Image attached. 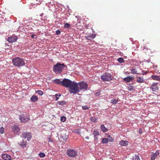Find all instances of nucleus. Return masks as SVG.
<instances>
[{"mask_svg": "<svg viewBox=\"0 0 160 160\" xmlns=\"http://www.w3.org/2000/svg\"><path fill=\"white\" fill-rule=\"evenodd\" d=\"M19 118L21 122H26L28 121L29 119V116L26 114L19 115Z\"/></svg>", "mask_w": 160, "mask_h": 160, "instance_id": "nucleus-7", "label": "nucleus"}, {"mask_svg": "<svg viewBox=\"0 0 160 160\" xmlns=\"http://www.w3.org/2000/svg\"><path fill=\"white\" fill-rule=\"evenodd\" d=\"M12 62L15 66L18 67L24 66L25 64L24 60L18 57L13 58L12 60Z\"/></svg>", "mask_w": 160, "mask_h": 160, "instance_id": "nucleus-2", "label": "nucleus"}, {"mask_svg": "<svg viewBox=\"0 0 160 160\" xmlns=\"http://www.w3.org/2000/svg\"><path fill=\"white\" fill-rule=\"evenodd\" d=\"M82 108L83 110L88 109L89 108L87 106H82Z\"/></svg>", "mask_w": 160, "mask_h": 160, "instance_id": "nucleus-41", "label": "nucleus"}, {"mask_svg": "<svg viewBox=\"0 0 160 160\" xmlns=\"http://www.w3.org/2000/svg\"><path fill=\"white\" fill-rule=\"evenodd\" d=\"M118 61L120 63H122L124 62V60L122 58H120L118 59Z\"/></svg>", "mask_w": 160, "mask_h": 160, "instance_id": "nucleus-33", "label": "nucleus"}, {"mask_svg": "<svg viewBox=\"0 0 160 160\" xmlns=\"http://www.w3.org/2000/svg\"><path fill=\"white\" fill-rule=\"evenodd\" d=\"M30 99L33 102H35L38 100V98L36 96L33 95L32 96Z\"/></svg>", "mask_w": 160, "mask_h": 160, "instance_id": "nucleus-22", "label": "nucleus"}, {"mask_svg": "<svg viewBox=\"0 0 160 160\" xmlns=\"http://www.w3.org/2000/svg\"><path fill=\"white\" fill-rule=\"evenodd\" d=\"M121 146H126L128 145V142L127 141L121 140L119 142Z\"/></svg>", "mask_w": 160, "mask_h": 160, "instance_id": "nucleus-19", "label": "nucleus"}, {"mask_svg": "<svg viewBox=\"0 0 160 160\" xmlns=\"http://www.w3.org/2000/svg\"><path fill=\"white\" fill-rule=\"evenodd\" d=\"M73 81L68 79H64L62 81V86L66 88H69Z\"/></svg>", "mask_w": 160, "mask_h": 160, "instance_id": "nucleus-5", "label": "nucleus"}, {"mask_svg": "<svg viewBox=\"0 0 160 160\" xmlns=\"http://www.w3.org/2000/svg\"><path fill=\"white\" fill-rule=\"evenodd\" d=\"M70 26L69 24L68 23H65L64 26V28H69Z\"/></svg>", "mask_w": 160, "mask_h": 160, "instance_id": "nucleus-35", "label": "nucleus"}, {"mask_svg": "<svg viewBox=\"0 0 160 160\" xmlns=\"http://www.w3.org/2000/svg\"><path fill=\"white\" fill-rule=\"evenodd\" d=\"M23 137L25 138H27V140L29 141L32 138V134L31 132H28L26 131L22 133Z\"/></svg>", "mask_w": 160, "mask_h": 160, "instance_id": "nucleus-9", "label": "nucleus"}, {"mask_svg": "<svg viewBox=\"0 0 160 160\" xmlns=\"http://www.w3.org/2000/svg\"><path fill=\"white\" fill-rule=\"evenodd\" d=\"M142 74L143 75L146 74H147L148 73V72L145 71H144L143 70L142 71Z\"/></svg>", "mask_w": 160, "mask_h": 160, "instance_id": "nucleus-44", "label": "nucleus"}, {"mask_svg": "<svg viewBox=\"0 0 160 160\" xmlns=\"http://www.w3.org/2000/svg\"><path fill=\"white\" fill-rule=\"evenodd\" d=\"M86 138H87V139H88L89 138V137L88 136H87V137H86Z\"/></svg>", "mask_w": 160, "mask_h": 160, "instance_id": "nucleus-52", "label": "nucleus"}, {"mask_svg": "<svg viewBox=\"0 0 160 160\" xmlns=\"http://www.w3.org/2000/svg\"><path fill=\"white\" fill-rule=\"evenodd\" d=\"M78 84L80 91L84 89L86 90L88 89V84L84 82H79Z\"/></svg>", "mask_w": 160, "mask_h": 160, "instance_id": "nucleus-8", "label": "nucleus"}, {"mask_svg": "<svg viewBox=\"0 0 160 160\" xmlns=\"http://www.w3.org/2000/svg\"><path fill=\"white\" fill-rule=\"evenodd\" d=\"M27 142L26 141H24V140H22L19 142L18 144L23 148L26 147L27 146Z\"/></svg>", "mask_w": 160, "mask_h": 160, "instance_id": "nucleus-17", "label": "nucleus"}, {"mask_svg": "<svg viewBox=\"0 0 160 160\" xmlns=\"http://www.w3.org/2000/svg\"><path fill=\"white\" fill-rule=\"evenodd\" d=\"M133 80V78L130 76H128L123 79V80L126 82H129Z\"/></svg>", "mask_w": 160, "mask_h": 160, "instance_id": "nucleus-13", "label": "nucleus"}, {"mask_svg": "<svg viewBox=\"0 0 160 160\" xmlns=\"http://www.w3.org/2000/svg\"><path fill=\"white\" fill-rule=\"evenodd\" d=\"M13 130H19L20 128L18 125H15L12 127Z\"/></svg>", "mask_w": 160, "mask_h": 160, "instance_id": "nucleus-28", "label": "nucleus"}, {"mask_svg": "<svg viewBox=\"0 0 160 160\" xmlns=\"http://www.w3.org/2000/svg\"><path fill=\"white\" fill-rule=\"evenodd\" d=\"M18 39V38L16 36H13L9 37L7 39L8 41L10 43H13L16 42Z\"/></svg>", "mask_w": 160, "mask_h": 160, "instance_id": "nucleus-10", "label": "nucleus"}, {"mask_svg": "<svg viewBox=\"0 0 160 160\" xmlns=\"http://www.w3.org/2000/svg\"><path fill=\"white\" fill-rule=\"evenodd\" d=\"M57 103L59 104V105H63L66 104V102L65 101H58L57 102Z\"/></svg>", "mask_w": 160, "mask_h": 160, "instance_id": "nucleus-27", "label": "nucleus"}, {"mask_svg": "<svg viewBox=\"0 0 160 160\" xmlns=\"http://www.w3.org/2000/svg\"><path fill=\"white\" fill-rule=\"evenodd\" d=\"M90 120L94 122H97V118L96 117H91L90 118Z\"/></svg>", "mask_w": 160, "mask_h": 160, "instance_id": "nucleus-26", "label": "nucleus"}, {"mask_svg": "<svg viewBox=\"0 0 160 160\" xmlns=\"http://www.w3.org/2000/svg\"><path fill=\"white\" fill-rule=\"evenodd\" d=\"M93 134L94 135V136H99V134L98 132V131H94Z\"/></svg>", "mask_w": 160, "mask_h": 160, "instance_id": "nucleus-32", "label": "nucleus"}, {"mask_svg": "<svg viewBox=\"0 0 160 160\" xmlns=\"http://www.w3.org/2000/svg\"><path fill=\"white\" fill-rule=\"evenodd\" d=\"M0 132L1 134H3L4 132V131H0Z\"/></svg>", "mask_w": 160, "mask_h": 160, "instance_id": "nucleus-48", "label": "nucleus"}, {"mask_svg": "<svg viewBox=\"0 0 160 160\" xmlns=\"http://www.w3.org/2000/svg\"><path fill=\"white\" fill-rule=\"evenodd\" d=\"M42 0H32L31 2L32 5L39 4L41 3Z\"/></svg>", "mask_w": 160, "mask_h": 160, "instance_id": "nucleus-18", "label": "nucleus"}, {"mask_svg": "<svg viewBox=\"0 0 160 160\" xmlns=\"http://www.w3.org/2000/svg\"><path fill=\"white\" fill-rule=\"evenodd\" d=\"M16 131V132H18V131Z\"/></svg>", "mask_w": 160, "mask_h": 160, "instance_id": "nucleus-54", "label": "nucleus"}, {"mask_svg": "<svg viewBox=\"0 0 160 160\" xmlns=\"http://www.w3.org/2000/svg\"><path fill=\"white\" fill-rule=\"evenodd\" d=\"M101 78L103 81H109L113 79V77L109 73H105L101 76Z\"/></svg>", "mask_w": 160, "mask_h": 160, "instance_id": "nucleus-4", "label": "nucleus"}, {"mask_svg": "<svg viewBox=\"0 0 160 160\" xmlns=\"http://www.w3.org/2000/svg\"><path fill=\"white\" fill-rule=\"evenodd\" d=\"M134 88L131 85H130L128 86V89L129 91H131L134 90Z\"/></svg>", "mask_w": 160, "mask_h": 160, "instance_id": "nucleus-30", "label": "nucleus"}, {"mask_svg": "<svg viewBox=\"0 0 160 160\" xmlns=\"http://www.w3.org/2000/svg\"><path fill=\"white\" fill-rule=\"evenodd\" d=\"M4 130V128L3 127H2L0 128V130Z\"/></svg>", "mask_w": 160, "mask_h": 160, "instance_id": "nucleus-49", "label": "nucleus"}, {"mask_svg": "<svg viewBox=\"0 0 160 160\" xmlns=\"http://www.w3.org/2000/svg\"><path fill=\"white\" fill-rule=\"evenodd\" d=\"M2 158L5 160H10L11 156L8 154H3L2 155Z\"/></svg>", "mask_w": 160, "mask_h": 160, "instance_id": "nucleus-15", "label": "nucleus"}, {"mask_svg": "<svg viewBox=\"0 0 160 160\" xmlns=\"http://www.w3.org/2000/svg\"><path fill=\"white\" fill-rule=\"evenodd\" d=\"M139 134L142 133V131H139Z\"/></svg>", "mask_w": 160, "mask_h": 160, "instance_id": "nucleus-50", "label": "nucleus"}, {"mask_svg": "<svg viewBox=\"0 0 160 160\" xmlns=\"http://www.w3.org/2000/svg\"><path fill=\"white\" fill-rule=\"evenodd\" d=\"M34 35H32V36H31V37L32 38H34Z\"/></svg>", "mask_w": 160, "mask_h": 160, "instance_id": "nucleus-51", "label": "nucleus"}, {"mask_svg": "<svg viewBox=\"0 0 160 160\" xmlns=\"http://www.w3.org/2000/svg\"><path fill=\"white\" fill-rule=\"evenodd\" d=\"M59 132H58V133H57V134H58V133H59Z\"/></svg>", "mask_w": 160, "mask_h": 160, "instance_id": "nucleus-55", "label": "nucleus"}, {"mask_svg": "<svg viewBox=\"0 0 160 160\" xmlns=\"http://www.w3.org/2000/svg\"><path fill=\"white\" fill-rule=\"evenodd\" d=\"M100 92H96L95 93V95L96 96H99V95H100Z\"/></svg>", "mask_w": 160, "mask_h": 160, "instance_id": "nucleus-46", "label": "nucleus"}, {"mask_svg": "<svg viewBox=\"0 0 160 160\" xmlns=\"http://www.w3.org/2000/svg\"><path fill=\"white\" fill-rule=\"evenodd\" d=\"M51 136H50L49 137H48V142H53V140L52 139V137H51Z\"/></svg>", "mask_w": 160, "mask_h": 160, "instance_id": "nucleus-40", "label": "nucleus"}, {"mask_svg": "<svg viewBox=\"0 0 160 160\" xmlns=\"http://www.w3.org/2000/svg\"><path fill=\"white\" fill-rule=\"evenodd\" d=\"M118 98L117 99H112L111 100V103L113 104H117L119 102Z\"/></svg>", "mask_w": 160, "mask_h": 160, "instance_id": "nucleus-23", "label": "nucleus"}, {"mask_svg": "<svg viewBox=\"0 0 160 160\" xmlns=\"http://www.w3.org/2000/svg\"><path fill=\"white\" fill-rule=\"evenodd\" d=\"M159 152H157L152 154L151 157V160H154L155 158L159 155Z\"/></svg>", "mask_w": 160, "mask_h": 160, "instance_id": "nucleus-21", "label": "nucleus"}, {"mask_svg": "<svg viewBox=\"0 0 160 160\" xmlns=\"http://www.w3.org/2000/svg\"><path fill=\"white\" fill-rule=\"evenodd\" d=\"M157 83H153L150 87V89L153 91H155L158 90V87L157 85Z\"/></svg>", "mask_w": 160, "mask_h": 160, "instance_id": "nucleus-12", "label": "nucleus"}, {"mask_svg": "<svg viewBox=\"0 0 160 160\" xmlns=\"http://www.w3.org/2000/svg\"><path fill=\"white\" fill-rule=\"evenodd\" d=\"M36 92L40 95H42L43 94V92L40 90H38L36 91Z\"/></svg>", "mask_w": 160, "mask_h": 160, "instance_id": "nucleus-34", "label": "nucleus"}, {"mask_svg": "<svg viewBox=\"0 0 160 160\" xmlns=\"http://www.w3.org/2000/svg\"><path fill=\"white\" fill-rule=\"evenodd\" d=\"M151 77L154 80L158 81L160 80V76L157 75H152Z\"/></svg>", "mask_w": 160, "mask_h": 160, "instance_id": "nucleus-20", "label": "nucleus"}, {"mask_svg": "<svg viewBox=\"0 0 160 160\" xmlns=\"http://www.w3.org/2000/svg\"><path fill=\"white\" fill-rule=\"evenodd\" d=\"M60 33H61V32L59 30H57L56 31V35H59L60 34Z\"/></svg>", "mask_w": 160, "mask_h": 160, "instance_id": "nucleus-43", "label": "nucleus"}, {"mask_svg": "<svg viewBox=\"0 0 160 160\" xmlns=\"http://www.w3.org/2000/svg\"><path fill=\"white\" fill-rule=\"evenodd\" d=\"M67 153L68 156L71 157H75L78 154L77 151L73 149L67 150Z\"/></svg>", "mask_w": 160, "mask_h": 160, "instance_id": "nucleus-6", "label": "nucleus"}, {"mask_svg": "<svg viewBox=\"0 0 160 160\" xmlns=\"http://www.w3.org/2000/svg\"><path fill=\"white\" fill-rule=\"evenodd\" d=\"M72 132L74 133H77L78 134H80L79 131H72Z\"/></svg>", "mask_w": 160, "mask_h": 160, "instance_id": "nucleus-42", "label": "nucleus"}, {"mask_svg": "<svg viewBox=\"0 0 160 160\" xmlns=\"http://www.w3.org/2000/svg\"><path fill=\"white\" fill-rule=\"evenodd\" d=\"M61 96V95L60 94H59L58 93L55 94V96L56 98L55 100L57 101L59 99L58 97L60 96Z\"/></svg>", "mask_w": 160, "mask_h": 160, "instance_id": "nucleus-36", "label": "nucleus"}, {"mask_svg": "<svg viewBox=\"0 0 160 160\" xmlns=\"http://www.w3.org/2000/svg\"><path fill=\"white\" fill-rule=\"evenodd\" d=\"M39 155L41 158H43L45 156V155L44 153L40 152L39 153Z\"/></svg>", "mask_w": 160, "mask_h": 160, "instance_id": "nucleus-37", "label": "nucleus"}, {"mask_svg": "<svg viewBox=\"0 0 160 160\" xmlns=\"http://www.w3.org/2000/svg\"><path fill=\"white\" fill-rule=\"evenodd\" d=\"M102 131H103V132H106L107 131H105V130Z\"/></svg>", "mask_w": 160, "mask_h": 160, "instance_id": "nucleus-53", "label": "nucleus"}, {"mask_svg": "<svg viewBox=\"0 0 160 160\" xmlns=\"http://www.w3.org/2000/svg\"><path fill=\"white\" fill-rule=\"evenodd\" d=\"M63 132L61 133V131H60V135L59 136V138H60V139H62L63 140H65L67 138L68 135H66V134L65 135L62 134Z\"/></svg>", "mask_w": 160, "mask_h": 160, "instance_id": "nucleus-16", "label": "nucleus"}, {"mask_svg": "<svg viewBox=\"0 0 160 160\" xmlns=\"http://www.w3.org/2000/svg\"><path fill=\"white\" fill-rule=\"evenodd\" d=\"M145 80L143 77H137V82L139 83H142Z\"/></svg>", "mask_w": 160, "mask_h": 160, "instance_id": "nucleus-14", "label": "nucleus"}, {"mask_svg": "<svg viewBox=\"0 0 160 160\" xmlns=\"http://www.w3.org/2000/svg\"><path fill=\"white\" fill-rule=\"evenodd\" d=\"M69 89L71 93L76 94L80 92L78 83L75 82H72Z\"/></svg>", "mask_w": 160, "mask_h": 160, "instance_id": "nucleus-3", "label": "nucleus"}, {"mask_svg": "<svg viewBox=\"0 0 160 160\" xmlns=\"http://www.w3.org/2000/svg\"><path fill=\"white\" fill-rule=\"evenodd\" d=\"M97 136H94V138H95L94 140L95 141H97L98 140V138Z\"/></svg>", "mask_w": 160, "mask_h": 160, "instance_id": "nucleus-47", "label": "nucleus"}, {"mask_svg": "<svg viewBox=\"0 0 160 160\" xmlns=\"http://www.w3.org/2000/svg\"><path fill=\"white\" fill-rule=\"evenodd\" d=\"M133 160H140V158L138 154H136L134 157H133Z\"/></svg>", "mask_w": 160, "mask_h": 160, "instance_id": "nucleus-29", "label": "nucleus"}, {"mask_svg": "<svg viewBox=\"0 0 160 160\" xmlns=\"http://www.w3.org/2000/svg\"><path fill=\"white\" fill-rule=\"evenodd\" d=\"M61 121L62 122H65L66 120V118L64 116H62L61 118Z\"/></svg>", "mask_w": 160, "mask_h": 160, "instance_id": "nucleus-39", "label": "nucleus"}, {"mask_svg": "<svg viewBox=\"0 0 160 160\" xmlns=\"http://www.w3.org/2000/svg\"><path fill=\"white\" fill-rule=\"evenodd\" d=\"M65 67L66 66L63 63L61 64L58 62L53 66L52 70L55 73H61Z\"/></svg>", "mask_w": 160, "mask_h": 160, "instance_id": "nucleus-1", "label": "nucleus"}, {"mask_svg": "<svg viewBox=\"0 0 160 160\" xmlns=\"http://www.w3.org/2000/svg\"><path fill=\"white\" fill-rule=\"evenodd\" d=\"M62 81H61L59 79H57L53 80L54 83L60 85L62 86Z\"/></svg>", "mask_w": 160, "mask_h": 160, "instance_id": "nucleus-24", "label": "nucleus"}, {"mask_svg": "<svg viewBox=\"0 0 160 160\" xmlns=\"http://www.w3.org/2000/svg\"><path fill=\"white\" fill-rule=\"evenodd\" d=\"M96 36L95 34H90L86 35L85 36V37L88 40H91L92 39L95 38Z\"/></svg>", "mask_w": 160, "mask_h": 160, "instance_id": "nucleus-11", "label": "nucleus"}, {"mask_svg": "<svg viewBox=\"0 0 160 160\" xmlns=\"http://www.w3.org/2000/svg\"><path fill=\"white\" fill-rule=\"evenodd\" d=\"M101 130H108V129L105 127L103 124L101 125Z\"/></svg>", "mask_w": 160, "mask_h": 160, "instance_id": "nucleus-38", "label": "nucleus"}, {"mask_svg": "<svg viewBox=\"0 0 160 160\" xmlns=\"http://www.w3.org/2000/svg\"><path fill=\"white\" fill-rule=\"evenodd\" d=\"M0 160H2V159H0Z\"/></svg>", "mask_w": 160, "mask_h": 160, "instance_id": "nucleus-56", "label": "nucleus"}, {"mask_svg": "<svg viewBox=\"0 0 160 160\" xmlns=\"http://www.w3.org/2000/svg\"><path fill=\"white\" fill-rule=\"evenodd\" d=\"M131 73L132 74H139L140 73H137V70L135 68L131 69H130Z\"/></svg>", "mask_w": 160, "mask_h": 160, "instance_id": "nucleus-25", "label": "nucleus"}, {"mask_svg": "<svg viewBox=\"0 0 160 160\" xmlns=\"http://www.w3.org/2000/svg\"><path fill=\"white\" fill-rule=\"evenodd\" d=\"M108 138H109L110 139L109 141L111 142H113V139H112V137H111L110 136H109Z\"/></svg>", "mask_w": 160, "mask_h": 160, "instance_id": "nucleus-45", "label": "nucleus"}, {"mask_svg": "<svg viewBox=\"0 0 160 160\" xmlns=\"http://www.w3.org/2000/svg\"><path fill=\"white\" fill-rule=\"evenodd\" d=\"M108 141L107 138H103L102 139V143H106L108 142Z\"/></svg>", "mask_w": 160, "mask_h": 160, "instance_id": "nucleus-31", "label": "nucleus"}]
</instances>
